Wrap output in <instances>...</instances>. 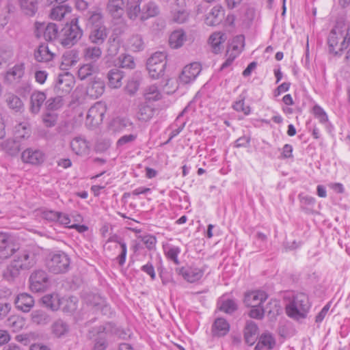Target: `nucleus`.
<instances>
[{"label": "nucleus", "instance_id": "473e14b6", "mask_svg": "<svg viewBox=\"0 0 350 350\" xmlns=\"http://www.w3.org/2000/svg\"><path fill=\"white\" fill-rule=\"evenodd\" d=\"M123 76V72L117 68L110 70L107 74L109 86L113 88H120L122 84Z\"/></svg>", "mask_w": 350, "mask_h": 350}, {"label": "nucleus", "instance_id": "0eeeda50", "mask_svg": "<svg viewBox=\"0 0 350 350\" xmlns=\"http://www.w3.org/2000/svg\"><path fill=\"white\" fill-rule=\"evenodd\" d=\"M75 85L73 76L69 72L59 74L55 82L53 91L56 95L65 96L72 90Z\"/></svg>", "mask_w": 350, "mask_h": 350}, {"label": "nucleus", "instance_id": "4be33fe9", "mask_svg": "<svg viewBox=\"0 0 350 350\" xmlns=\"http://www.w3.org/2000/svg\"><path fill=\"white\" fill-rule=\"evenodd\" d=\"M46 99V95L44 92L36 91L33 92L30 97V111L33 114L40 112L43 103Z\"/></svg>", "mask_w": 350, "mask_h": 350}, {"label": "nucleus", "instance_id": "f3484780", "mask_svg": "<svg viewBox=\"0 0 350 350\" xmlns=\"http://www.w3.org/2000/svg\"><path fill=\"white\" fill-rule=\"evenodd\" d=\"M87 25L90 29L105 26L104 16L100 8H95L88 12L86 14Z\"/></svg>", "mask_w": 350, "mask_h": 350}, {"label": "nucleus", "instance_id": "7ed1b4c3", "mask_svg": "<svg viewBox=\"0 0 350 350\" xmlns=\"http://www.w3.org/2000/svg\"><path fill=\"white\" fill-rule=\"evenodd\" d=\"M82 36L83 30L79 25V19L75 18L62 28L59 33V41L63 46L70 48L75 45Z\"/></svg>", "mask_w": 350, "mask_h": 350}, {"label": "nucleus", "instance_id": "c85d7f7f", "mask_svg": "<svg viewBox=\"0 0 350 350\" xmlns=\"http://www.w3.org/2000/svg\"><path fill=\"white\" fill-rule=\"evenodd\" d=\"M0 252H3L5 258H8L16 252V248L12 246L10 236L3 232H0Z\"/></svg>", "mask_w": 350, "mask_h": 350}, {"label": "nucleus", "instance_id": "2eb2a0df", "mask_svg": "<svg viewBox=\"0 0 350 350\" xmlns=\"http://www.w3.org/2000/svg\"><path fill=\"white\" fill-rule=\"evenodd\" d=\"M109 34V30L106 26H101L90 29L88 40L90 43L95 45L103 44Z\"/></svg>", "mask_w": 350, "mask_h": 350}, {"label": "nucleus", "instance_id": "20e7f679", "mask_svg": "<svg viewBox=\"0 0 350 350\" xmlns=\"http://www.w3.org/2000/svg\"><path fill=\"white\" fill-rule=\"evenodd\" d=\"M70 264V258L62 252L50 254L46 262V266L49 271L54 274L66 273L69 269Z\"/></svg>", "mask_w": 350, "mask_h": 350}, {"label": "nucleus", "instance_id": "7c9ffc66", "mask_svg": "<svg viewBox=\"0 0 350 350\" xmlns=\"http://www.w3.org/2000/svg\"><path fill=\"white\" fill-rule=\"evenodd\" d=\"M224 10L221 6H215L206 18V23L210 26L218 25L222 20Z\"/></svg>", "mask_w": 350, "mask_h": 350}, {"label": "nucleus", "instance_id": "f03ea898", "mask_svg": "<svg viewBox=\"0 0 350 350\" xmlns=\"http://www.w3.org/2000/svg\"><path fill=\"white\" fill-rule=\"evenodd\" d=\"M310 308L308 298L304 293L293 296L292 300L286 306V314L295 319L299 320L306 318Z\"/></svg>", "mask_w": 350, "mask_h": 350}, {"label": "nucleus", "instance_id": "4d7b16f0", "mask_svg": "<svg viewBox=\"0 0 350 350\" xmlns=\"http://www.w3.org/2000/svg\"><path fill=\"white\" fill-rule=\"evenodd\" d=\"M221 311L228 314H232L237 309V304L232 299H227L221 304L219 307Z\"/></svg>", "mask_w": 350, "mask_h": 350}, {"label": "nucleus", "instance_id": "c03bdc74", "mask_svg": "<svg viewBox=\"0 0 350 350\" xmlns=\"http://www.w3.org/2000/svg\"><path fill=\"white\" fill-rule=\"evenodd\" d=\"M112 247L115 250H120V254L116 257V260L120 266H122L126 260V256L127 253L126 244L120 239V240H116Z\"/></svg>", "mask_w": 350, "mask_h": 350}, {"label": "nucleus", "instance_id": "c756f323", "mask_svg": "<svg viewBox=\"0 0 350 350\" xmlns=\"http://www.w3.org/2000/svg\"><path fill=\"white\" fill-rule=\"evenodd\" d=\"M230 329V325L227 321L223 318H217L213 323L212 327V334L216 336H225Z\"/></svg>", "mask_w": 350, "mask_h": 350}, {"label": "nucleus", "instance_id": "09e8293b", "mask_svg": "<svg viewBox=\"0 0 350 350\" xmlns=\"http://www.w3.org/2000/svg\"><path fill=\"white\" fill-rule=\"evenodd\" d=\"M31 321L37 325H46L51 321L50 317L42 310H35L31 313Z\"/></svg>", "mask_w": 350, "mask_h": 350}, {"label": "nucleus", "instance_id": "f704fd0d", "mask_svg": "<svg viewBox=\"0 0 350 350\" xmlns=\"http://www.w3.org/2000/svg\"><path fill=\"white\" fill-rule=\"evenodd\" d=\"M98 66L96 64L88 63L81 66L78 70V77L85 80L98 72Z\"/></svg>", "mask_w": 350, "mask_h": 350}, {"label": "nucleus", "instance_id": "4468645a", "mask_svg": "<svg viewBox=\"0 0 350 350\" xmlns=\"http://www.w3.org/2000/svg\"><path fill=\"white\" fill-rule=\"evenodd\" d=\"M21 159L25 163L32 165H39L44 162L45 155L44 152L40 150L27 148L23 152Z\"/></svg>", "mask_w": 350, "mask_h": 350}, {"label": "nucleus", "instance_id": "a211bd4d", "mask_svg": "<svg viewBox=\"0 0 350 350\" xmlns=\"http://www.w3.org/2000/svg\"><path fill=\"white\" fill-rule=\"evenodd\" d=\"M267 299V295L262 291H253L245 295L244 303L247 306H260Z\"/></svg>", "mask_w": 350, "mask_h": 350}, {"label": "nucleus", "instance_id": "393cba45", "mask_svg": "<svg viewBox=\"0 0 350 350\" xmlns=\"http://www.w3.org/2000/svg\"><path fill=\"white\" fill-rule=\"evenodd\" d=\"M258 329V326L254 322L249 321L246 323L244 329V338L245 342L250 346L255 343L257 339Z\"/></svg>", "mask_w": 350, "mask_h": 350}, {"label": "nucleus", "instance_id": "a878e982", "mask_svg": "<svg viewBox=\"0 0 350 350\" xmlns=\"http://www.w3.org/2000/svg\"><path fill=\"white\" fill-rule=\"evenodd\" d=\"M180 273L187 282L192 283L199 280L202 277L204 271L197 267H189L182 268Z\"/></svg>", "mask_w": 350, "mask_h": 350}, {"label": "nucleus", "instance_id": "13d9d810", "mask_svg": "<svg viewBox=\"0 0 350 350\" xmlns=\"http://www.w3.org/2000/svg\"><path fill=\"white\" fill-rule=\"evenodd\" d=\"M40 216L48 221H56L59 217V212H56L51 210H44L41 211Z\"/></svg>", "mask_w": 350, "mask_h": 350}, {"label": "nucleus", "instance_id": "6e6552de", "mask_svg": "<svg viewBox=\"0 0 350 350\" xmlns=\"http://www.w3.org/2000/svg\"><path fill=\"white\" fill-rule=\"evenodd\" d=\"M29 288L33 292L45 291L49 285L47 273L43 270H36L29 277Z\"/></svg>", "mask_w": 350, "mask_h": 350}, {"label": "nucleus", "instance_id": "f8f14e48", "mask_svg": "<svg viewBox=\"0 0 350 350\" xmlns=\"http://www.w3.org/2000/svg\"><path fill=\"white\" fill-rule=\"evenodd\" d=\"M35 33L38 38L42 35L44 38L47 41L55 40L58 36V27L55 23H36Z\"/></svg>", "mask_w": 350, "mask_h": 350}, {"label": "nucleus", "instance_id": "5fc2aeb1", "mask_svg": "<svg viewBox=\"0 0 350 350\" xmlns=\"http://www.w3.org/2000/svg\"><path fill=\"white\" fill-rule=\"evenodd\" d=\"M42 122L45 126L53 127L57 121V114L52 112H46L42 115Z\"/></svg>", "mask_w": 350, "mask_h": 350}, {"label": "nucleus", "instance_id": "1a4fd4ad", "mask_svg": "<svg viewBox=\"0 0 350 350\" xmlns=\"http://www.w3.org/2000/svg\"><path fill=\"white\" fill-rule=\"evenodd\" d=\"M12 255L14 258L12 262L23 270L29 269L35 263L33 255L27 250L16 248V252Z\"/></svg>", "mask_w": 350, "mask_h": 350}, {"label": "nucleus", "instance_id": "412c9836", "mask_svg": "<svg viewBox=\"0 0 350 350\" xmlns=\"http://www.w3.org/2000/svg\"><path fill=\"white\" fill-rule=\"evenodd\" d=\"M25 74V64L20 63L16 64L14 67L7 71L5 81L8 83H12L19 81Z\"/></svg>", "mask_w": 350, "mask_h": 350}, {"label": "nucleus", "instance_id": "bf43d9fd", "mask_svg": "<svg viewBox=\"0 0 350 350\" xmlns=\"http://www.w3.org/2000/svg\"><path fill=\"white\" fill-rule=\"evenodd\" d=\"M249 316L252 319H262L265 315V310L260 306H250Z\"/></svg>", "mask_w": 350, "mask_h": 350}, {"label": "nucleus", "instance_id": "ea45409f", "mask_svg": "<svg viewBox=\"0 0 350 350\" xmlns=\"http://www.w3.org/2000/svg\"><path fill=\"white\" fill-rule=\"evenodd\" d=\"M42 301L48 308L55 311L59 308L60 299L57 294H48L42 297Z\"/></svg>", "mask_w": 350, "mask_h": 350}, {"label": "nucleus", "instance_id": "a19ab883", "mask_svg": "<svg viewBox=\"0 0 350 350\" xmlns=\"http://www.w3.org/2000/svg\"><path fill=\"white\" fill-rule=\"evenodd\" d=\"M226 39V34L221 32H215L211 35L208 40L215 53H217L220 51L221 44Z\"/></svg>", "mask_w": 350, "mask_h": 350}, {"label": "nucleus", "instance_id": "58836bf2", "mask_svg": "<svg viewBox=\"0 0 350 350\" xmlns=\"http://www.w3.org/2000/svg\"><path fill=\"white\" fill-rule=\"evenodd\" d=\"M21 270L16 264L11 261L3 271V277L8 282H13L19 276Z\"/></svg>", "mask_w": 350, "mask_h": 350}, {"label": "nucleus", "instance_id": "3c124183", "mask_svg": "<svg viewBox=\"0 0 350 350\" xmlns=\"http://www.w3.org/2000/svg\"><path fill=\"white\" fill-rule=\"evenodd\" d=\"M117 64L123 68L133 69L135 66L133 57L127 54H122L118 59Z\"/></svg>", "mask_w": 350, "mask_h": 350}, {"label": "nucleus", "instance_id": "dca6fc26", "mask_svg": "<svg viewBox=\"0 0 350 350\" xmlns=\"http://www.w3.org/2000/svg\"><path fill=\"white\" fill-rule=\"evenodd\" d=\"M105 82L99 77H94L88 84L86 93L92 98H98L105 92Z\"/></svg>", "mask_w": 350, "mask_h": 350}, {"label": "nucleus", "instance_id": "aec40b11", "mask_svg": "<svg viewBox=\"0 0 350 350\" xmlns=\"http://www.w3.org/2000/svg\"><path fill=\"white\" fill-rule=\"evenodd\" d=\"M128 2L129 0H109L107 10L113 17L118 18L123 14Z\"/></svg>", "mask_w": 350, "mask_h": 350}, {"label": "nucleus", "instance_id": "e2e57ef3", "mask_svg": "<svg viewBox=\"0 0 350 350\" xmlns=\"http://www.w3.org/2000/svg\"><path fill=\"white\" fill-rule=\"evenodd\" d=\"M243 42H244V37L243 36H237L231 45L232 52L234 54H237V55L240 53L241 50L239 49V44L243 47Z\"/></svg>", "mask_w": 350, "mask_h": 350}, {"label": "nucleus", "instance_id": "4c0bfd02", "mask_svg": "<svg viewBox=\"0 0 350 350\" xmlns=\"http://www.w3.org/2000/svg\"><path fill=\"white\" fill-rule=\"evenodd\" d=\"M186 40V36L183 30L173 31L169 38L170 46L173 49H178L183 46Z\"/></svg>", "mask_w": 350, "mask_h": 350}, {"label": "nucleus", "instance_id": "a18cd8bd", "mask_svg": "<svg viewBox=\"0 0 350 350\" xmlns=\"http://www.w3.org/2000/svg\"><path fill=\"white\" fill-rule=\"evenodd\" d=\"M129 48L135 52L142 51L144 48V42L141 35H133L128 42Z\"/></svg>", "mask_w": 350, "mask_h": 350}, {"label": "nucleus", "instance_id": "f257e3e1", "mask_svg": "<svg viewBox=\"0 0 350 350\" xmlns=\"http://www.w3.org/2000/svg\"><path fill=\"white\" fill-rule=\"evenodd\" d=\"M327 43L331 53L335 55H340V52L346 49L350 44V26L348 25L345 29L335 27L330 31Z\"/></svg>", "mask_w": 350, "mask_h": 350}, {"label": "nucleus", "instance_id": "e433bc0d", "mask_svg": "<svg viewBox=\"0 0 350 350\" xmlns=\"http://www.w3.org/2000/svg\"><path fill=\"white\" fill-rule=\"evenodd\" d=\"M71 12V8L66 4L58 3L54 6L50 13V16L53 20H62L66 14Z\"/></svg>", "mask_w": 350, "mask_h": 350}, {"label": "nucleus", "instance_id": "79ce46f5", "mask_svg": "<svg viewBox=\"0 0 350 350\" xmlns=\"http://www.w3.org/2000/svg\"><path fill=\"white\" fill-rule=\"evenodd\" d=\"M23 12L28 16H33L38 10L37 0H18Z\"/></svg>", "mask_w": 350, "mask_h": 350}, {"label": "nucleus", "instance_id": "cd10ccee", "mask_svg": "<svg viewBox=\"0 0 350 350\" xmlns=\"http://www.w3.org/2000/svg\"><path fill=\"white\" fill-rule=\"evenodd\" d=\"M159 12L160 9L157 4L153 1H148L144 3L142 8L140 19L146 21L149 18L157 16Z\"/></svg>", "mask_w": 350, "mask_h": 350}, {"label": "nucleus", "instance_id": "423d86ee", "mask_svg": "<svg viewBox=\"0 0 350 350\" xmlns=\"http://www.w3.org/2000/svg\"><path fill=\"white\" fill-rule=\"evenodd\" d=\"M106 111L107 107L104 103L101 102L96 103L88 110L85 120L86 126L93 129L100 124Z\"/></svg>", "mask_w": 350, "mask_h": 350}, {"label": "nucleus", "instance_id": "ddd939ff", "mask_svg": "<svg viewBox=\"0 0 350 350\" xmlns=\"http://www.w3.org/2000/svg\"><path fill=\"white\" fill-rule=\"evenodd\" d=\"M201 71V66L197 62L191 63L183 68L179 76V80L183 84L193 81Z\"/></svg>", "mask_w": 350, "mask_h": 350}, {"label": "nucleus", "instance_id": "37998d69", "mask_svg": "<svg viewBox=\"0 0 350 350\" xmlns=\"http://www.w3.org/2000/svg\"><path fill=\"white\" fill-rule=\"evenodd\" d=\"M264 310L269 319L273 321L281 312L280 302L277 300H271Z\"/></svg>", "mask_w": 350, "mask_h": 350}, {"label": "nucleus", "instance_id": "338daca9", "mask_svg": "<svg viewBox=\"0 0 350 350\" xmlns=\"http://www.w3.org/2000/svg\"><path fill=\"white\" fill-rule=\"evenodd\" d=\"M137 138L136 134L126 135L121 137L117 142V146H122L126 144L131 143L135 141Z\"/></svg>", "mask_w": 350, "mask_h": 350}, {"label": "nucleus", "instance_id": "72a5a7b5", "mask_svg": "<svg viewBox=\"0 0 350 350\" xmlns=\"http://www.w3.org/2000/svg\"><path fill=\"white\" fill-rule=\"evenodd\" d=\"M70 147L73 152L78 155L85 154L88 151V143L81 137L74 138L70 142Z\"/></svg>", "mask_w": 350, "mask_h": 350}, {"label": "nucleus", "instance_id": "49530a36", "mask_svg": "<svg viewBox=\"0 0 350 350\" xmlns=\"http://www.w3.org/2000/svg\"><path fill=\"white\" fill-rule=\"evenodd\" d=\"M64 104L63 96L56 95V96L51 97L46 100L45 107L49 111H56L62 107Z\"/></svg>", "mask_w": 350, "mask_h": 350}, {"label": "nucleus", "instance_id": "39448f33", "mask_svg": "<svg viewBox=\"0 0 350 350\" xmlns=\"http://www.w3.org/2000/svg\"><path fill=\"white\" fill-rule=\"evenodd\" d=\"M167 55L163 52H156L148 58L147 69L152 79H158L164 74L167 64Z\"/></svg>", "mask_w": 350, "mask_h": 350}, {"label": "nucleus", "instance_id": "bb28decb", "mask_svg": "<svg viewBox=\"0 0 350 350\" xmlns=\"http://www.w3.org/2000/svg\"><path fill=\"white\" fill-rule=\"evenodd\" d=\"M51 332L57 338H61L68 334L70 326L63 319L55 320L51 325Z\"/></svg>", "mask_w": 350, "mask_h": 350}, {"label": "nucleus", "instance_id": "b1692460", "mask_svg": "<svg viewBox=\"0 0 350 350\" xmlns=\"http://www.w3.org/2000/svg\"><path fill=\"white\" fill-rule=\"evenodd\" d=\"M83 55L85 61L96 64L102 56V50L100 45L94 44V46H86L83 50Z\"/></svg>", "mask_w": 350, "mask_h": 350}, {"label": "nucleus", "instance_id": "603ef678", "mask_svg": "<svg viewBox=\"0 0 350 350\" xmlns=\"http://www.w3.org/2000/svg\"><path fill=\"white\" fill-rule=\"evenodd\" d=\"M6 103L10 109L16 111H19L23 107V102L20 98L13 94H8L6 96Z\"/></svg>", "mask_w": 350, "mask_h": 350}, {"label": "nucleus", "instance_id": "9b49d317", "mask_svg": "<svg viewBox=\"0 0 350 350\" xmlns=\"http://www.w3.org/2000/svg\"><path fill=\"white\" fill-rule=\"evenodd\" d=\"M103 333L114 334L123 339L126 338L128 336L125 331L117 327L115 324L112 323H107L105 325L94 327L90 330L88 336L91 339L96 335H100Z\"/></svg>", "mask_w": 350, "mask_h": 350}, {"label": "nucleus", "instance_id": "9d476101", "mask_svg": "<svg viewBox=\"0 0 350 350\" xmlns=\"http://www.w3.org/2000/svg\"><path fill=\"white\" fill-rule=\"evenodd\" d=\"M185 0H176L175 5L170 11V21L176 24H184L189 21L190 13L185 9Z\"/></svg>", "mask_w": 350, "mask_h": 350}, {"label": "nucleus", "instance_id": "c9c22d12", "mask_svg": "<svg viewBox=\"0 0 350 350\" xmlns=\"http://www.w3.org/2000/svg\"><path fill=\"white\" fill-rule=\"evenodd\" d=\"M54 54L51 53L48 46L41 44L34 53L35 59L39 62H46L51 61Z\"/></svg>", "mask_w": 350, "mask_h": 350}, {"label": "nucleus", "instance_id": "864d4df0", "mask_svg": "<svg viewBox=\"0 0 350 350\" xmlns=\"http://www.w3.org/2000/svg\"><path fill=\"white\" fill-rule=\"evenodd\" d=\"M142 8H140L139 1L132 2L128 9V16L131 20H135L138 16L140 17Z\"/></svg>", "mask_w": 350, "mask_h": 350}, {"label": "nucleus", "instance_id": "69168bd1", "mask_svg": "<svg viewBox=\"0 0 350 350\" xmlns=\"http://www.w3.org/2000/svg\"><path fill=\"white\" fill-rule=\"evenodd\" d=\"M180 252V250L178 247H173L169 249L167 252V256L172 260L176 265L179 264L178 255Z\"/></svg>", "mask_w": 350, "mask_h": 350}, {"label": "nucleus", "instance_id": "2f4dec72", "mask_svg": "<svg viewBox=\"0 0 350 350\" xmlns=\"http://www.w3.org/2000/svg\"><path fill=\"white\" fill-rule=\"evenodd\" d=\"M275 345V340L270 334H262L255 347V350H271Z\"/></svg>", "mask_w": 350, "mask_h": 350}, {"label": "nucleus", "instance_id": "6e6d98bb", "mask_svg": "<svg viewBox=\"0 0 350 350\" xmlns=\"http://www.w3.org/2000/svg\"><path fill=\"white\" fill-rule=\"evenodd\" d=\"M240 99L237 100L232 107L233 109L238 112H243L245 115L247 116L251 112V108L250 106H245L244 100L245 96H240Z\"/></svg>", "mask_w": 350, "mask_h": 350}, {"label": "nucleus", "instance_id": "6ab92c4d", "mask_svg": "<svg viewBox=\"0 0 350 350\" xmlns=\"http://www.w3.org/2000/svg\"><path fill=\"white\" fill-rule=\"evenodd\" d=\"M14 303L18 310L27 312L34 306V299L30 295L23 293L16 297Z\"/></svg>", "mask_w": 350, "mask_h": 350}, {"label": "nucleus", "instance_id": "8fccbe9b", "mask_svg": "<svg viewBox=\"0 0 350 350\" xmlns=\"http://www.w3.org/2000/svg\"><path fill=\"white\" fill-rule=\"evenodd\" d=\"M6 325L12 328L13 332H16L23 327L25 322L23 319L18 316H11L7 319Z\"/></svg>", "mask_w": 350, "mask_h": 350}, {"label": "nucleus", "instance_id": "052dcab7", "mask_svg": "<svg viewBox=\"0 0 350 350\" xmlns=\"http://www.w3.org/2000/svg\"><path fill=\"white\" fill-rule=\"evenodd\" d=\"M313 112L314 116L319 120L321 123H326L328 121V118L325 111L319 105H315L313 107Z\"/></svg>", "mask_w": 350, "mask_h": 350}, {"label": "nucleus", "instance_id": "5701e85b", "mask_svg": "<svg viewBox=\"0 0 350 350\" xmlns=\"http://www.w3.org/2000/svg\"><path fill=\"white\" fill-rule=\"evenodd\" d=\"M154 107L144 102L138 105L136 116L140 121L148 122L154 116Z\"/></svg>", "mask_w": 350, "mask_h": 350}, {"label": "nucleus", "instance_id": "de8ad7c7", "mask_svg": "<svg viewBox=\"0 0 350 350\" xmlns=\"http://www.w3.org/2000/svg\"><path fill=\"white\" fill-rule=\"evenodd\" d=\"M162 94L156 85H150L145 90L144 98L146 101L154 102L160 100Z\"/></svg>", "mask_w": 350, "mask_h": 350}, {"label": "nucleus", "instance_id": "680f3d73", "mask_svg": "<svg viewBox=\"0 0 350 350\" xmlns=\"http://www.w3.org/2000/svg\"><path fill=\"white\" fill-rule=\"evenodd\" d=\"M139 84L136 80L129 81L124 88L125 92L130 96H133L138 90Z\"/></svg>", "mask_w": 350, "mask_h": 350}, {"label": "nucleus", "instance_id": "0e129e2a", "mask_svg": "<svg viewBox=\"0 0 350 350\" xmlns=\"http://www.w3.org/2000/svg\"><path fill=\"white\" fill-rule=\"evenodd\" d=\"M7 152L12 156L16 155L21 150L20 145L14 141L8 142L6 146Z\"/></svg>", "mask_w": 350, "mask_h": 350}, {"label": "nucleus", "instance_id": "774afa93", "mask_svg": "<svg viewBox=\"0 0 350 350\" xmlns=\"http://www.w3.org/2000/svg\"><path fill=\"white\" fill-rule=\"evenodd\" d=\"M107 344L105 338L98 336L95 339L94 350H105Z\"/></svg>", "mask_w": 350, "mask_h": 350}]
</instances>
